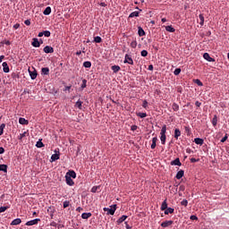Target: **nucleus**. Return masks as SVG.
Listing matches in <instances>:
<instances>
[{
	"instance_id": "obj_61",
	"label": "nucleus",
	"mask_w": 229,
	"mask_h": 229,
	"mask_svg": "<svg viewBox=\"0 0 229 229\" xmlns=\"http://www.w3.org/2000/svg\"><path fill=\"white\" fill-rule=\"evenodd\" d=\"M195 106H198V107L201 106V102L196 101L195 102Z\"/></svg>"
},
{
	"instance_id": "obj_34",
	"label": "nucleus",
	"mask_w": 229,
	"mask_h": 229,
	"mask_svg": "<svg viewBox=\"0 0 229 229\" xmlns=\"http://www.w3.org/2000/svg\"><path fill=\"white\" fill-rule=\"evenodd\" d=\"M28 135H30V133H28V131H24L23 133L20 134L19 140H22V139H24V137H28Z\"/></svg>"
},
{
	"instance_id": "obj_32",
	"label": "nucleus",
	"mask_w": 229,
	"mask_h": 229,
	"mask_svg": "<svg viewBox=\"0 0 229 229\" xmlns=\"http://www.w3.org/2000/svg\"><path fill=\"white\" fill-rule=\"evenodd\" d=\"M94 42H96V44H101L103 42V39L101 38V37L97 36L94 38Z\"/></svg>"
},
{
	"instance_id": "obj_22",
	"label": "nucleus",
	"mask_w": 229,
	"mask_h": 229,
	"mask_svg": "<svg viewBox=\"0 0 229 229\" xmlns=\"http://www.w3.org/2000/svg\"><path fill=\"white\" fill-rule=\"evenodd\" d=\"M138 35L140 37H144V35H146V32L144 31V29H142V27L138 28Z\"/></svg>"
},
{
	"instance_id": "obj_43",
	"label": "nucleus",
	"mask_w": 229,
	"mask_h": 229,
	"mask_svg": "<svg viewBox=\"0 0 229 229\" xmlns=\"http://www.w3.org/2000/svg\"><path fill=\"white\" fill-rule=\"evenodd\" d=\"M137 115L141 119H144V117H148V114L146 113H138Z\"/></svg>"
},
{
	"instance_id": "obj_39",
	"label": "nucleus",
	"mask_w": 229,
	"mask_h": 229,
	"mask_svg": "<svg viewBox=\"0 0 229 229\" xmlns=\"http://www.w3.org/2000/svg\"><path fill=\"white\" fill-rule=\"evenodd\" d=\"M83 105V102L81 100H78L75 104V106H77V108H79L80 110H81V106Z\"/></svg>"
},
{
	"instance_id": "obj_24",
	"label": "nucleus",
	"mask_w": 229,
	"mask_h": 229,
	"mask_svg": "<svg viewBox=\"0 0 229 229\" xmlns=\"http://www.w3.org/2000/svg\"><path fill=\"white\" fill-rule=\"evenodd\" d=\"M89 217H92V213H82L81 214L82 219H89Z\"/></svg>"
},
{
	"instance_id": "obj_41",
	"label": "nucleus",
	"mask_w": 229,
	"mask_h": 229,
	"mask_svg": "<svg viewBox=\"0 0 229 229\" xmlns=\"http://www.w3.org/2000/svg\"><path fill=\"white\" fill-rule=\"evenodd\" d=\"M212 124L213 126H217V115H215L212 119Z\"/></svg>"
},
{
	"instance_id": "obj_27",
	"label": "nucleus",
	"mask_w": 229,
	"mask_h": 229,
	"mask_svg": "<svg viewBox=\"0 0 229 229\" xmlns=\"http://www.w3.org/2000/svg\"><path fill=\"white\" fill-rule=\"evenodd\" d=\"M83 67H85L86 69H90L92 67V63H90L89 61H86L83 63Z\"/></svg>"
},
{
	"instance_id": "obj_13",
	"label": "nucleus",
	"mask_w": 229,
	"mask_h": 229,
	"mask_svg": "<svg viewBox=\"0 0 229 229\" xmlns=\"http://www.w3.org/2000/svg\"><path fill=\"white\" fill-rule=\"evenodd\" d=\"M2 66H3L4 72H10V67L8 66L7 62H4L2 64Z\"/></svg>"
},
{
	"instance_id": "obj_21",
	"label": "nucleus",
	"mask_w": 229,
	"mask_h": 229,
	"mask_svg": "<svg viewBox=\"0 0 229 229\" xmlns=\"http://www.w3.org/2000/svg\"><path fill=\"white\" fill-rule=\"evenodd\" d=\"M52 162H56V160H60V154H53L51 156Z\"/></svg>"
},
{
	"instance_id": "obj_17",
	"label": "nucleus",
	"mask_w": 229,
	"mask_h": 229,
	"mask_svg": "<svg viewBox=\"0 0 229 229\" xmlns=\"http://www.w3.org/2000/svg\"><path fill=\"white\" fill-rule=\"evenodd\" d=\"M166 208H167V199H165L162 202L160 210L164 211V210H166Z\"/></svg>"
},
{
	"instance_id": "obj_47",
	"label": "nucleus",
	"mask_w": 229,
	"mask_h": 229,
	"mask_svg": "<svg viewBox=\"0 0 229 229\" xmlns=\"http://www.w3.org/2000/svg\"><path fill=\"white\" fill-rule=\"evenodd\" d=\"M44 37H51V32L49 30L43 31Z\"/></svg>"
},
{
	"instance_id": "obj_50",
	"label": "nucleus",
	"mask_w": 229,
	"mask_h": 229,
	"mask_svg": "<svg viewBox=\"0 0 229 229\" xmlns=\"http://www.w3.org/2000/svg\"><path fill=\"white\" fill-rule=\"evenodd\" d=\"M87 88V80H82V84H81V89H86Z\"/></svg>"
},
{
	"instance_id": "obj_48",
	"label": "nucleus",
	"mask_w": 229,
	"mask_h": 229,
	"mask_svg": "<svg viewBox=\"0 0 229 229\" xmlns=\"http://www.w3.org/2000/svg\"><path fill=\"white\" fill-rule=\"evenodd\" d=\"M181 205L182 207H187V205H189V201L187 199H183L182 202H181Z\"/></svg>"
},
{
	"instance_id": "obj_16",
	"label": "nucleus",
	"mask_w": 229,
	"mask_h": 229,
	"mask_svg": "<svg viewBox=\"0 0 229 229\" xmlns=\"http://www.w3.org/2000/svg\"><path fill=\"white\" fill-rule=\"evenodd\" d=\"M171 165H182V162L180 161V158H175L174 160L171 161Z\"/></svg>"
},
{
	"instance_id": "obj_55",
	"label": "nucleus",
	"mask_w": 229,
	"mask_h": 229,
	"mask_svg": "<svg viewBox=\"0 0 229 229\" xmlns=\"http://www.w3.org/2000/svg\"><path fill=\"white\" fill-rule=\"evenodd\" d=\"M47 212H50V216H51V217H53V214H55V209L49 208L47 209Z\"/></svg>"
},
{
	"instance_id": "obj_5",
	"label": "nucleus",
	"mask_w": 229,
	"mask_h": 229,
	"mask_svg": "<svg viewBox=\"0 0 229 229\" xmlns=\"http://www.w3.org/2000/svg\"><path fill=\"white\" fill-rule=\"evenodd\" d=\"M203 58L207 60V62H216V59L212 58L208 53H204Z\"/></svg>"
},
{
	"instance_id": "obj_3",
	"label": "nucleus",
	"mask_w": 229,
	"mask_h": 229,
	"mask_svg": "<svg viewBox=\"0 0 229 229\" xmlns=\"http://www.w3.org/2000/svg\"><path fill=\"white\" fill-rule=\"evenodd\" d=\"M38 223H40V219L36 218V219L28 221L25 225L26 226H33L34 225H38Z\"/></svg>"
},
{
	"instance_id": "obj_33",
	"label": "nucleus",
	"mask_w": 229,
	"mask_h": 229,
	"mask_svg": "<svg viewBox=\"0 0 229 229\" xmlns=\"http://www.w3.org/2000/svg\"><path fill=\"white\" fill-rule=\"evenodd\" d=\"M44 15H50L51 14V7L47 6L44 12H43Z\"/></svg>"
},
{
	"instance_id": "obj_23",
	"label": "nucleus",
	"mask_w": 229,
	"mask_h": 229,
	"mask_svg": "<svg viewBox=\"0 0 229 229\" xmlns=\"http://www.w3.org/2000/svg\"><path fill=\"white\" fill-rule=\"evenodd\" d=\"M181 136H182V131H180V129H175L174 130V139L178 140V138Z\"/></svg>"
},
{
	"instance_id": "obj_25",
	"label": "nucleus",
	"mask_w": 229,
	"mask_h": 229,
	"mask_svg": "<svg viewBox=\"0 0 229 229\" xmlns=\"http://www.w3.org/2000/svg\"><path fill=\"white\" fill-rule=\"evenodd\" d=\"M111 69H112V71H113L114 72H119L121 71V66H119V65H113V66L111 67Z\"/></svg>"
},
{
	"instance_id": "obj_30",
	"label": "nucleus",
	"mask_w": 229,
	"mask_h": 229,
	"mask_svg": "<svg viewBox=\"0 0 229 229\" xmlns=\"http://www.w3.org/2000/svg\"><path fill=\"white\" fill-rule=\"evenodd\" d=\"M199 19L200 21H199L200 26H203V24H205V16H203V14H199Z\"/></svg>"
},
{
	"instance_id": "obj_36",
	"label": "nucleus",
	"mask_w": 229,
	"mask_h": 229,
	"mask_svg": "<svg viewBox=\"0 0 229 229\" xmlns=\"http://www.w3.org/2000/svg\"><path fill=\"white\" fill-rule=\"evenodd\" d=\"M167 139V137L165 136V134H161V137H160V140H161V143L163 145L165 144V140Z\"/></svg>"
},
{
	"instance_id": "obj_35",
	"label": "nucleus",
	"mask_w": 229,
	"mask_h": 229,
	"mask_svg": "<svg viewBox=\"0 0 229 229\" xmlns=\"http://www.w3.org/2000/svg\"><path fill=\"white\" fill-rule=\"evenodd\" d=\"M166 131H167V125H163L160 135H165Z\"/></svg>"
},
{
	"instance_id": "obj_9",
	"label": "nucleus",
	"mask_w": 229,
	"mask_h": 229,
	"mask_svg": "<svg viewBox=\"0 0 229 229\" xmlns=\"http://www.w3.org/2000/svg\"><path fill=\"white\" fill-rule=\"evenodd\" d=\"M173 220L165 221L161 224L162 228H167V226H171L173 225Z\"/></svg>"
},
{
	"instance_id": "obj_14",
	"label": "nucleus",
	"mask_w": 229,
	"mask_h": 229,
	"mask_svg": "<svg viewBox=\"0 0 229 229\" xmlns=\"http://www.w3.org/2000/svg\"><path fill=\"white\" fill-rule=\"evenodd\" d=\"M183 174H185V172L183 170H180L177 172L175 178L177 180H182V178H183Z\"/></svg>"
},
{
	"instance_id": "obj_28",
	"label": "nucleus",
	"mask_w": 229,
	"mask_h": 229,
	"mask_svg": "<svg viewBox=\"0 0 229 229\" xmlns=\"http://www.w3.org/2000/svg\"><path fill=\"white\" fill-rule=\"evenodd\" d=\"M0 171H3L4 173H8V165H0Z\"/></svg>"
},
{
	"instance_id": "obj_8",
	"label": "nucleus",
	"mask_w": 229,
	"mask_h": 229,
	"mask_svg": "<svg viewBox=\"0 0 229 229\" xmlns=\"http://www.w3.org/2000/svg\"><path fill=\"white\" fill-rule=\"evenodd\" d=\"M65 182L67 185H70V187H72V185H74V181L72 180V178L66 175H65Z\"/></svg>"
},
{
	"instance_id": "obj_20",
	"label": "nucleus",
	"mask_w": 229,
	"mask_h": 229,
	"mask_svg": "<svg viewBox=\"0 0 229 229\" xmlns=\"http://www.w3.org/2000/svg\"><path fill=\"white\" fill-rule=\"evenodd\" d=\"M157 140H158V138L154 137L152 139V144L150 146L151 149H155V148H157Z\"/></svg>"
},
{
	"instance_id": "obj_45",
	"label": "nucleus",
	"mask_w": 229,
	"mask_h": 229,
	"mask_svg": "<svg viewBox=\"0 0 229 229\" xmlns=\"http://www.w3.org/2000/svg\"><path fill=\"white\" fill-rule=\"evenodd\" d=\"M185 133H187L188 136L191 135V127L185 126L184 127Z\"/></svg>"
},
{
	"instance_id": "obj_40",
	"label": "nucleus",
	"mask_w": 229,
	"mask_h": 229,
	"mask_svg": "<svg viewBox=\"0 0 229 229\" xmlns=\"http://www.w3.org/2000/svg\"><path fill=\"white\" fill-rule=\"evenodd\" d=\"M4 128H6V124L2 123L0 125V136L3 135L4 131Z\"/></svg>"
},
{
	"instance_id": "obj_37",
	"label": "nucleus",
	"mask_w": 229,
	"mask_h": 229,
	"mask_svg": "<svg viewBox=\"0 0 229 229\" xmlns=\"http://www.w3.org/2000/svg\"><path fill=\"white\" fill-rule=\"evenodd\" d=\"M129 17H130L131 19H133V17H139V12H138V11L132 12V13L129 15Z\"/></svg>"
},
{
	"instance_id": "obj_7",
	"label": "nucleus",
	"mask_w": 229,
	"mask_h": 229,
	"mask_svg": "<svg viewBox=\"0 0 229 229\" xmlns=\"http://www.w3.org/2000/svg\"><path fill=\"white\" fill-rule=\"evenodd\" d=\"M65 176H68L70 178H73L74 179V178H76V172H74V170H69L66 173Z\"/></svg>"
},
{
	"instance_id": "obj_64",
	"label": "nucleus",
	"mask_w": 229,
	"mask_h": 229,
	"mask_svg": "<svg viewBox=\"0 0 229 229\" xmlns=\"http://www.w3.org/2000/svg\"><path fill=\"white\" fill-rule=\"evenodd\" d=\"M4 153V148L0 147V155H3Z\"/></svg>"
},
{
	"instance_id": "obj_59",
	"label": "nucleus",
	"mask_w": 229,
	"mask_h": 229,
	"mask_svg": "<svg viewBox=\"0 0 229 229\" xmlns=\"http://www.w3.org/2000/svg\"><path fill=\"white\" fill-rule=\"evenodd\" d=\"M24 24H26V26H30L31 25V21L30 20H26L24 21Z\"/></svg>"
},
{
	"instance_id": "obj_62",
	"label": "nucleus",
	"mask_w": 229,
	"mask_h": 229,
	"mask_svg": "<svg viewBox=\"0 0 229 229\" xmlns=\"http://www.w3.org/2000/svg\"><path fill=\"white\" fill-rule=\"evenodd\" d=\"M3 44H5V46H10V41L9 40H4L3 41Z\"/></svg>"
},
{
	"instance_id": "obj_58",
	"label": "nucleus",
	"mask_w": 229,
	"mask_h": 229,
	"mask_svg": "<svg viewBox=\"0 0 229 229\" xmlns=\"http://www.w3.org/2000/svg\"><path fill=\"white\" fill-rule=\"evenodd\" d=\"M190 160H191V164H194L196 162H199V159H196L194 157H191Z\"/></svg>"
},
{
	"instance_id": "obj_6",
	"label": "nucleus",
	"mask_w": 229,
	"mask_h": 229,
	"mask_svg": "<svg viewBox=\"0 0 229 229\" xmlns=\"http://www.w3.org/2000/svg\"><path fill=\"white\" fill-rule=\"evenodd\" d=\"M29 72L31 80H37V76H38V73H37V70H33L32 72L29 70Z\"/></svg>"
},
{
	"instance_id": "obj_1",
	"label": "nucleus",
	"mask_w": 229,
	"mask_h": 229,
	"mask_svg": "<svg viewBox=\"0 0 229 229\" xmlns=\"http://www.w3.org/2000/svg\"><path fill=\"white\" fill-rule=\"evenodd\" d=\"M104 212H107V216H114L115 214V210H117V205H113L110 208H103Z\"/></svg>"
},
{
	"instance_id": "obj_53",
	"label": "nucleus",
	"mask_w": 229,
	"mask_h": 229,
	"mask_svg": "<svg viewBox=\"0 0 229 229\" xmlns=\"http://www.w3.org/2000/svg\"><path fill=\"white\" fill-rule=\"evenodd\" d=\"M131 47H132V49H135V47H137V41H132L131 43Z\"/></svg>"
},
{
	"instance_id": "obj_51",
	"label": "nucleus",
	"mask_w": 229,
	"mask_h": 229,
	"mask_svg": "<svg viewBox=\"0 0 229 229\" xmlns=\"http://www.w3.org/2000/svg\"><path fill=\"white\" fill-rule=\"evenodd\" d=\"M140 55H141V56H144V57L148 56V50H142L140 52Z\"/></svg>"
},
{
	"instance_id": "obj_46",
	"label": "nucleus",
	"mask_w": 229,
	"mask_h": 229,
	"mask_svg": "<svg viewBox=\"0 0 229 229\" xmlns=\"http://www.w3.org/2000/svg\"><path fill=\"white\" fill-rule=\"evenodd\" d=\"M9 207H0V214H2V212H6V210H8Z\"/></svg>"
},
{
	"instance_id": "obj_56",
	"label": "nucleus",
	"mask_w": 229,
	"mask_h": 229,
	"mask_svg": "<svg viewBox=\"0 0 229 229\" xmlns=\"http://www.w3.org/2000/svg\"><path fill=\"white\" fill-rule=\"evenodd\" d=\"M228 140V134H225V137L220 140V142H226Z\"/></svg>"
},
{
	"instance_id": "obj_19",
	"label": "nucleus",
	"mask_w": 229,
	"mask_h": 229,
	"mask_svg": "<svg viewBox=\"0 0 229 229\" xmlns=\"http://www.w3.org/2000/svg\"><path fill=\"white\" fill-rule=\"evenodd\" d=\"M19 123H20V124H25L26 126H28L30 124V122L22 117H21L19 119Z\"/></svg>"
},
{
	"instance_id": "obj_4",
	"label": "nucleus",
	"mask_w": 229,
	"mask_h": 229,
	"mask_svg": "<svg viewBox=\"0 0 229 229\" xmlns=\"http://www.w3.org/2000/svg\"><path fill=\"white\" fill-rule=\"evenodd\" d=\"M44 53L49 54V53H55V48L51 46H46L43 49Z\"/></svg>"
},
{
	"instance_id": "obj_52",
	"label": "nucleus",
	"mask_w": 229,
	"mask_h": 229,
	"mask_svg": "<svg viewBox=\"0 0 229 229\" xmlns=\"http://www.w3.org/2000/svg\"><path fill=\"white\" fill-rule=\"evenodd\" d=\"M142 106H143V108H145L146 110H148V100H143Z\"/></svg>"
},
{
	"instance_id": "obj_12",
	"label": "nucleus",
	"mask_w": 229,
	"mask_h": 229,
	"mask_svg": "<svg viewBox=\"0 0 229 229\" xmlns=\"http://www.w3.org/2000/svg\"><path fill=\"white\" fill-rule=\"evenodd\" d=\"M31 46H33V47H38L40 46V41H38V38H34L32 39Z\"/></svg>"
},
{
	"instance_id": "obj_31",
	"label": "nucleus",
	"mask_w": 229,
	"mask_h": 229,
	"mask_svg": "<svg viewBox=\"0 0 229 229\" xmlns=\"http://www.w3.org/2000/svg\"><path fill=\"white\" fill-rule=\"evenodd\" d=\"M172 108H173L174 112H178L180 110V106H178V104H176V103H174L172 105Z\"/></svg>"
},
{
	"instance_id": "obj_26",
	"label": "nucleus",
	"mask_w": 229,
	"mask_h": 229,
	"mask_svg": "<svg viewBox=\"0 0 229 229\" xmlns=\"http://www.w3.org/2000/svg\"><path fill=\"white\" fill-rule=\"evenodd\" d=\"M165 30L169 32V33H174V31H176V30L174 28H173V26L168 25L165 27Z\"/></svg>"
},
{
	"instance_id": "obj_15",
	"label": "nucleus",
	"mask_w": 229,
	"mask_h": 229,
	"mask_svg": "<svg viewBox=\"0 0 229 229\" xmlns=\"http://www.w3.org/2000/svg\"><path fill=\"white\" fill-rule=\"evenodd\" d=\"M194 142H195V144H198L199 146H203V143L205 142V140L201 138H195Z\"/></svg>"
},
{
	"instance_id": "obj_38",
	"label": "nucleus",
	"mask_w": 229,
	"mask_h": 229,
	"mask_svg": "<svg viewBox=\"0 0 229 229\" xmlns=\"http://www.w3.org/2000/svg\"><path fill=\"white\" fill-rule=\"evenodd\" d=\"M194 83H196V85H198L199 87H203V82H201V81L199 79H196L193 81Z\"/></svg>"
},
{
	"instance_id": "obj_57",
	"label": "nucleus",
	"mask_w": 229,
	"mask_h": 229,
	"mask_svg": "<svg viewBox=\"0 0 229 229\" xmlns=\"http://www.w3.org/2000/svg\"><path fill=\"white\" fill-rule=\"evenodd\" d=\"M98 189H99V186H94L91 188V192H98Z\"/></svg>"
},
{
	"instance_id": "obj_42",
	"label": "nucleus",
	"mask_w": 229,
	"mask_h": 229,
	"mask_svg": "<svg viewBox=\"0 0 229 229\" xmlns=\"http://www.w3.org/2000/svg\"><path fill=\"white\" fill-rule=\"evenodd\" d=\"M36 146L38 148H44V143L42 142V140H38V141L36 143Z\"/></svg>"
},
{
	"instance_id": "obj_49",
	"label": "nucleus",
	"mask_w": 229,
	"mask_h": 229,
	"mask_svg": "<svg viewBox=\"0 0 229 229\" xmlns=\"http://www.w3.org/2000/svg\"><path fill=\"white\" fill-rule=\"evenodd\" d=\"M180 72H182V69L177 68V69L174 70V74L175 76H178V74H180Z\"/></svg>"
},
{
	"instance_id": "obj_60",
	"label": "nucleus",
	"mask_w": 229,
	"mask_h": 229,
	"mask_svg": "<svg viewBox=\"0 0 229 229\" xmlns=\"http://www.w3.org/2000/svg\"><path fill=\"white\" fill-rule=\"evenodd\" d=\"M124 225H125L126 229H131V226H130V225H128V222H124Z\"/></svg>"
},
{
	"instance_id": "obj_63",
	"label": "nucleus",
	"mask_w": 229,
	"mask_h": 229,
	"mask_svg": "<svg viewBox=\"0 0 229 229\" xmlns=\"http://www.w3.org/2000/svg\"><path fill=\"white\" fill-rule=\"evenodd\" d=\"M81 211H83V208L79 207L76 208V212H81Z\"/></svg>"
},
{
	"instance_id": "obj_54",
	"label": "nucleus",
	"mask_w": 229,
	"mask_h": 229,
	"mask_svg": "<svg viewBox=\"0 0 229 229\" xmlns=\"http://www.w3.org/2000/svg\"><path fill=\"white\" fill-rule=\"evenodd\" d=\"M190 219H191V221H198V216H197L196 215H193V216H190Z\"/></svg>"
},
{
	"instance_id": "obj_44",
	"label": "nucleus",
	"mask_w": 229,
	"mask_h": 229,
	"mask_svg": "<svg viewBox=\"0 0 229 229\" xmlns=\"http://www.w3.org/2000/svg\"><path fill=\"white\" fill-rule=\"evenodd\" d=\"M71 205V202L69 200H65L64 203H63V207L64 208H67V207H69Z\"/></svg>"
},
{
	"instance_id": "obj_29",
	"label": "nucleus",
	"mask_w": 229,
	"mask_h": 229,
	"mask_svg": "<svg viewBox=\"0 0 229 229\" xmlns=\"http://www.w3.org/2000/svg\"><path fill=\"white\" fill-rule=\"evenodd\" d=\"M41 72H42V74H45V76H48V74H49V68H47V67L42 68L41 69Z\"/></svg>"
},
{
	"instance_id": "obj_18",
	"label": "nucleus",
	"mask_w": 229,
	"mask_h": 229,
	"mask_svg": "<svg viewBox=\"0 0 229 229\" xmlns=\"http://www.w3.org/2000/svg\"><path fill=\"white\" fill-rule=\"evenodd\" d=\"M165 216H169V214H174V208H167L165 209Z\"/></svg>"
},
{
	"instance_id": "obj_2",
	"label": "nucleus",
	"mask_w": 229,
	"mask_h": 229,
	"mask_svg": "<svg viewBox=\"0 0 229 229\" xmlns=\"http://www.w3.org/2000/svg\"><path fill=\"white\" fill-rule=\"evenodd\" d=\"M123 64H129V65H133V59L130 55H125Z\"/></svg>"
},
{
	"instance_id": "obj_11",
	"label": "nucleus",
	"mask_w": 229,
	"mask_h": 229,
	"mask_svg": "<svg viewBox=\"0 0 229 229\" xmlns=\"http://www.w3.org/2000/svg\"><path fill=\"white\" fill-rule=\"evenodd\" d=\"M22 220L21 218H16L11 222V226H17V225H21Z\"/></svg>"
},
{
	"instance_id": "obj_10",
	"label": "nucleus",
	"mask_w": 229,
	"mask_h": 229,
	"mask_svg": "<svg viewBox=\"0 0 229 229\" xmlns=\"http://www.w3.org/2000/svg\"><path fill=\"white\" fill-rule=\"evenodd\" d=\"M126 219H128V216H126V215L122 216L116 221V225H121L122 223H124V221H126Z\"/></svg>"
}]
</instances>
